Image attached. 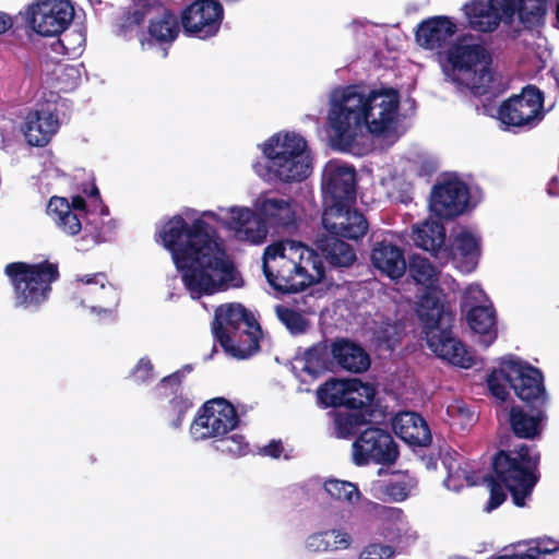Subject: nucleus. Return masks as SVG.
<instances>
[{
  "label": "nucleus",
  "instance_id": "nucleus-33",
  "mask_svg": "<svg viewBox=\"0 0 559 559\" xmlns=\"http://www.w3.org/2000/svg\"><path fill=\"white\" fill-rule=\"evenodd\" d=\"M447 249L453 250L454 254L443 252V259L460 258L461 267L469 272L476 267L480 257V238L468 230H462L454 236L453 242Z\"/></svg>",
  "mask_w": 559,
  "mask_h": 559
},
{
  "label": "nucleus",
  "instance_id": "nucleus-55",
  "mask_svg": "<svg viewBox=\"0 0 559 559\" xmlns=\"http://www.w3.org/2000/svg\"><path fill=\"white\" fill-rule=\"evenodd\" d=\"M71 211L86 213V201L82 195L72 197V201L70 203Z\"/></svg>",
  "mask_w": 559,
  "mask_h": 559
},
{
  "label": "nucleus",
  "instance_id": "nucleus-13",
  "mask_svg": "<svg viewBox=\"0 0 559 559\" xmlns=\"http://www.w3.org/2000/svg\"><path fill=\"white\" fill-rule=\"evenodd\" d=\"M239 423L235 406L224 397L206 401L197 412L190 431L198 439L222 438Z\"/></svg>",
  "mask_w": 559,
  "mask_h": 559
},
{
  "label": "nucleus",
  "instance_id": "nucleus-8",
  "mask_svg": "<svg viewBox=\"0 0 559 559\" xmlns=\"http://www.w3.org/2000/svg\"><path fill=\"white\" fill-rule=\"evenodd\" d=\"M4 274L13 288L15 307L34 310L48 300L52 283L60 277L58 264L47 260L11 262L5 265Z\"/></svg>",
  "mask_w": 559,
  "mask_h": 559
},
{
  "label": "nucleus",
  "instance_id": "nucleus-9",
  "mask_svg": "<svg viewBox=\"0 0 559 559\" xmlns=\"http://www.w3.org/2000/svg\"><path fill=\"white\" fill-rule=\"evenodd\" d=\"M267 170L282 182H300L312 171L306 140L295 133L275 134L263 144Z\"/></svg>",
  "mask_w": 559,
  "mask_h": 559
},
{
  "label": "nucleus",
  "instance_id": "nucleus-22",
  "mask_svg": "<svg viewBox=\"0 0 559 559\" xmlns=\"http://www.w3.org/2000/svg\"><path fill=\"white\" fill-rule=\"evenodd\" d=\"M58 116L46 109H35L27 114L23 128L26 142L31 146H46L59 129Z\"/></svg>",
  "mask_w": 559,
  "mask_h": 559
},
{
  "label": "nucleus",
  "instance_id": "nucleus-57",
  "mask_svg": "<svg viewBox=\"0 0 559 559\" xmlns=\"http://www.w3.org/2000/svg\"><path fill=\"white\" fill-rule=\"evenodd\" d=\"M12 26L11 17L0 12V34L5 33Z\"/></svg>",
  "mask_w": 559,
  "mask_h": 559
},
{
  "label": "nucleus",
  "instance_id": "nucleus-2",
  "mask_svg": "<svg viewBox=\"0 0 559 559\" xmlns=\"http://www.w3.org/2000/svg\"><path fill=\"white\" fill-rule=\"evenodd\" d=\"M356 170L353 166L328 163L322 171L323 213L325 234L318 247L334 267H347L356 261L354 248L344 239L359 240L369 229L365 215L352 210L356 202Z\"/></svg>",
  "mask_w": 559,
  "mask_h": 559
},
{
  "label": "nucleus",
  "instance_id": "nucleus-15",
  "mask_svg": "<svg viewBox=\"0 0 559 559\" xmlns=\"http://www.w3.org/2000/svg\"><path fill=\"white\" fill-rule=\"evenodd\" d=\"M544 96L534 85L523 87L521 94L504 100L498 109L499 120L507 127H533L544 117Z\"/></svg>",
  "mask_w": 559,
  "mask_h": 559
},
{
  "label": "nucleus",
  "instance_id": "nucleus-21",
  "mask_svg": "<svg viewBox=\"0 0 559 559\" xmlns=\"http://www.w3.org/2000/svg\"><path fill=\"white\" fill-rule=\"evenodd\" d=\"M230 212L228 226L235 231L237 239L254 245H260L266 239L269 228L260 213L248 207H234Z\"/></svg>",
  "mask_w": 559,
  "mask_h": 559
},
{
  "label": "nucleus",
  "instance_id": "nucleus-40",
  "mask_svg": "<svg viewBox=\"0 0 559 559\" xmlns=\"http://www.w3.org/2000/svg\"><path fill=\"white\" fill-rule=\"evenodd\" d=\"M325 491L335 500L354 502L359 500L358 487L346 480L329 479L324 483Z\"/></svg>",
  "mask_w": 559,
  "mask_h": 559
},
{
  "label": "nucleus",
  "instance_id": "nucleus-10",
  "mask_svg": "<svg viewBox=\"0 0 559 559\" xmlns=\"http://www.w3.org/2000/svg\"><path fill=\"white\" fill-rule=\"evenodd\" d=\"M148 21L147 37L141 39L142 45H170L179 35L180 26L177 15L159 0H138L123 14L121 27L124 31L140 26Z\"/></svg>",
  "mask_w": 559,
  "mask_h": 559
},
{
  "label": "nucleus",
  "instance_id": "nucleus-52",
  "mask_svg": "<svg viewBox=\"0 0 559 559\" xmlns=\"http://www.w3.org/2000/svg\"><path fill=\"white\" fill-rule=\"evenodd\" d=\"M222 441L226 443L223 451H227L233 454H241L248 447V444L245 442V437L241 435H234L233 437L224 439Z\"/></svg>",
  "mask_w": 559,
  "mask_h": 559
},
{
  "label": "nucleus",
  "instance_id": "nucleus-27",
  "mask_svg": "<svg viewBox=\"0 0 559 559\" xmlns=\"http://www.w3.org/2000/svg\"><path fill=\"white\" fill-rule=\"evenodd\" d=\"M417 316L424 325V333L443 326H453L455 316L437 295L427 293L418 304Z\"/></svg>",
  "mask_w": 559,
  "mask_h": 559
},
{
  "label": "nucleus",
  "instance_id": "nucleus-45",
  "mask_svg": "<svg viewBox=\"0 0 559 559\" xmlns=\"http://www.w3.org/2000/svg\"><path fill=\"white\" fill-rule=\"evenodd\" d=\"M511 361H515L514 359H510V360H507V361H503L501 364V367H500V370L497 371V370H493L488 377H487V385H488V389L490 391V393L498 400H500L501 402H506L508 396H509V393L508 391L506 390V386L504 384L502 383L506 382L509 384V382L503 378L502 376V368L508 362H511Z\"/></svg>",
  "mask_w": 559,
  "mask_h": 559
},
{
  "label": "nucleus",
  "instance_id": "nucleus-32",
  "mask_svg": "<svg viewBox=\"0 0 559 559\" xmlns=\"http://www.w3.org/2000/svg\"><path fill=\"white\" fill-rule=\"evenodd\" d=\"M415 245L432 253L437 259H443V252L454 254L453 250L447 249L445 228L443 224L437 221H425L413 231Z\"/></svg>",
  "mask_w": 559,
  "mask_h": 559
},
{
  "label": "nucleus",
  "instance_id": "nucleus-23",
  "mask_svg": "<svg viewBox=\"0 0 559 559\" xmlns=\"http://www.w3.org/2000/svg\"><path fill=\"white\" fill-rule=\"evenodd\" d=\"M395 435L413 447H428L432 436L424 417L415 412H400L392 419Z\"/></svg>",
  "mask_w": 559,
  "mask_h": 559
},
{
  "label": "nucleus",
  "instance_id": "nucleus-53",
  "mask_svg": "<svg viewBox=\"0 0 559 559\" xmlns=\"http://www.w3.org/2000/svg\"><path fill=\"white\" fill-rule=\"evenodd\" d=\"M58 72H59V74H58L57 79L59 81H61L62 76H67L72 80L71 85H75L78 80L80 79L79 70L73 66L61 64L58 67Z\"/></svg>",
  "mask_w": 559,
  "mask_h": 559
},
{
  "label": "nucleus",
  "instance_id": "nucleus-35",
  "mask_svg": "<svg viewBox=\"0 0 559 559\" xmlns=\"http://www.w3.org/2000/svg\"><path fill=\"white\" fill-rule=\"evenodd\" d=\"M334 367L332 344L329 345L326 341L319 342L306 350L304 370L312 377L317 378L326 371H333Z\"/></svg>",
  "mask_w": 559,
  "mask_h": 559
},
{
  "label": "nucleus",
  "instance_id": "nucleus-29",
  "mask_svg": "<svg viewBox=\"0 0 559 559\" xmlns=\"http://www.w3.org/2000/svg\"><path fill=\"white\" fill-rule=\"evenodd\" d=\"M466 310L468 326L483 336L485 347L490 346L497 338L496 311L492 306H472L465 297L462 302V310Z\"/></svg>",
  "mask_w": 559,
  "mask_h": 559
},
{
  "label": "nucleus",
  "instance_id": "nucleus-46",
  "mask_svg": "<svg viewBox=\"0 0 559 559\" xmlns=\"http://www.w3.org/2000/svg\"><path fill=\"white\" fill-rule=\"evenodd\" d=\"M413 485L411 480L388 481L383 486L384 493L393 501H404L411 492Z\"/></svg>",
  "mask_w": 559,
  "mask_h": 559
},
{
  "label": "nucleus",
  "instance_id": "nucleus-20",
  "mask_svg": "<svg viewBox=\"0 0 559 559\" xmlns=\"http://www.w3.org/2000/svg\"><path fill=\"white\" fill-rule=\"evenodd\" d=\"M258 322L253 313L243 305L238 302L221 305L215 310L212 322V333L216 341L222 338L223 334H234L243 328H252Z\"/></svg>",
  "mask_w": 559,
  "mask_h": 559
},
{
  "label": "nucleus",
  "instance_id": "nucleus-47",
  "mask_svg": "<svg viewBox=\"0 0 559 559\" xmlns=\"http://www.w3.org/2000/svg\"><path fill=\"white\" fill-rule=\"evenodd\" d=\"M57 225L68 235L75 236L82 230V223L78 214L71 210L56 222Z\"/></svg>",
  "mask_w": 559,
  "mask_h": 559
},
{
  "label": "nucleus",
  "instance_id": "nucleus-56",
  "mask_svg": "<svg viewBox=\"0 0 559 559\" xmlns=\"http://www.w3.org/2000/svg\"><path fill=\"white\" fill-rule=\"evenodd\" d=\"M382 514L394 520L404 518V512L400 508L382 507Z\"/></svg>",
  "mask_w": 559,
  "mask_h": 559
},
{
  "label": "nucleus",
  "instance_id": "nucleus-54",
  "mask_svg": "<svg viewBox=\"0 0 559 559\" xmlns=\"http://www.w3.org/2000/svg\"><path fill=\"white\" fill-rule=\"evenodd\" d=\"M283 451L284 447L281 440H272L263 448V453L273 459H278Z\"/></svg>",
  "mask_w": 559,
  "mask_h": 559
},
{
  "label": "nucleus",
  "instance_id": "nucleus-38",
  "mask_svg": "<svg viewBox=\"0 0 559 559\" xmlns=\"http://www.w3.org/2000/svg\"><path fill=\"white\" fill-rule=\"evenodd\" d=\"M336 437L340 439H348L355 435H359L360 428L367 424L366 416L360 412L338 414L335 417Z\"/></svg>",
  "mask_w": 559,
  "mask_h": 559
},
{
  "label": "nucleus",
  "instance_id": "nucleus-41",
  "mask_svg": "<svg viewBox=\"0 0 559 559\" xmlns=\"http://www.w3.org/2000/svg\"><path fill=\"white\" fill-rule=\"evenodd\" d=\"M524 554L518 555L524 559H539L540 556L552 555L559 551V540L549 536L537 537L527 542Z\"/></svg>",
  "mask_w": 559,
  "mask_h": 559
},
{
  "label": "nucleus",
  "instance_id": "nucleus-19",
  "mask_svg": "<svg viewBox=\"0 0 559 559\" xmlns=\"http://www.w3.org/2000/svg\"><path fill=\"white\" fill-rule=\"evenodd\" d=\"M457 31L451 17L436 15L421 21L415 31L416 43L428 50L444 47Z\"/></svg>",
  "mask_w": 559,
  "mask_h": 559
},
{
  "label": "nucleus",
  "instance_id": "nucleus-30",
  "mask_svg": "<svg viewBox=\"0 0 559 559\" xmlns=\"http://www.w3.org/2000/svg\"><path fill=\"white\" fill-rule=\"evenodd\" d=\"M357 382H359V380L346 381L330 379L318 388V399L328 407L347 406L356 408L362 405V401H357L348 395L357 390Z\"/></svg>",
  "mask_w": 559,
  "mask_h": 559
},
{
  "label": "nucleus",
  "instance_id": "nucleus-18",
  "mask_svg": "<svg viewBox=\"0 0 559 559\" xmlns=\"http://www.w3.org/2000/svg\"><path fill=\"white\" fill-rule=\"evenodd\" d=\"M117 293L107 274L98 272L78 277L74 283L73 299L92 310H103L116 301Z\"/></svg>",
  "mask_w": 559,
  "mask_h": 559
},
{
  "label": "nucleus",
  "instance_id": "nucleus-58",
  "mask_svg": "<svg viewBox=\"0 0 559 559\" xmlns=\"http://www.w3.org/2000/svg\"><path fill=\"white\" fill-rule=\"evenodd\" d=\"M84 193H86L88 197L91 198H97V199H100V194H99V190L97 188L96 185H92L90 191L87 192V190H83Z\"/></svg>",
  "mask_w": 559,
  "mask_h": 559
},
{
  "label": "nucleus",
  "instance_id": "nucleus-17",
  "mask_svg": "<svg viewBox=\"0 0 559 559\" xmlns=\"http://www.w3.org/2000/svg\"><path fill=\"white\" fill-rule=\"evenodd\" d=\"M468 201L467 185L453 175L433 186L429 206L438 217L452 219L464 213Z\"/></svg>",
  "mask_w": 559,
  "mask_h": 559
},
{
  "label": "nucleus",
  "instance_id": "nucleus-49",
  "mask_svg": "<svg viewBox=\"0 0 559 559\" xmlns=\"http://www.w3.org/2000/svg\"><path fill=\"white\" fill-rule=\"evenodd\" d=\"M154 366L150 358H141L132 369V377L138 383H145L153 378Z\"/></svg>",
  "mask_w": 559,
  "mask_h": 559
},
{
  "label": "nucleus",
  "instance_id": "nucleus-51",
  "mask_svg": "<svg viewBox=\"0 0 559 559\" xmlns=\"http://www.w3.org/2000/svg\"><path fill=\"white\" fill-rule=\"evenodd\" d=\"M71 210L70 202L66 198L51 197L48 205L47 213L55 221H59L60 216H63Z\"/></svg>",
  "mask_w": 559,
  "mask_h": 559
},
{
  "label": "nucleus",
  "instance_id": "nucleus-3",
  "mask_svg": "<svg viewBox=\"0 0 559 559\" xmlns=\"http://www.w3.org/2000/svg\"><path fill=\"white\" fill-rule=\"evenodd\" d=\"M400 107L399 91L392 87L372 90L368 94L357 85H348L334 95L329 111L333 141L347 150L355 143L358 131L366 127L371 134L385 133L396 119Z\"/></svg>",
  "mask_w": 559,
  "mask_h": 559
},
{
  "label": "nucleus",
  "instance_id": "nucleus-4",
  "mask_svg": "<svg viewBox=\"0 0 559 559\" xmlns=\"http://www.w3.org/2000/svg\"><path fill=\"white\" fill-rule=\"evenodd\" d=\"M502 376L514 394L527 406V409L521 405L511 406L508 416L510 431L519 439L539 438L548 400L542 371L527 362L511 361L503 366Z\"/></svg>",
  "mask_w": 559,
  "mask_h": 559
},
{
  "label": "nucleus",
  "instance_id": "nucleus-44",
  "mask_svg": "<svg viewBox=\"0 0 559 559\" xmlns=\"http://www.w3.org/2000/svg\"><path fill=\"white\" fill-rule=\"evenodd\" d=\"M486 481L489 486V500L485 510L487 512H491L492 510L499 508L507 499V493L504 490V486L492 475H488Z\"/></svg>",
  "mask_w": 559,
  "mask_h": 559
},
{
  "label": "nucleus",
  "instance_id": "nucleus-6",
  "mask_svg": "<svg viewBox=\"0 0 559 559\" xmlns=\"http://www.w3.org/2000/svg\"><path fill=\"white\" fill-rule=\"evenodd\" d=\"M453 81L464 85L475 96L490 93L493 83L492 55L472 36L457 37L445 52Z\"/></svg>",
  "mask_w": 559,
  "mask_h": 559
},
{
  "label": "nucleus",
  "instance_id": "nucleus-7",
  "mask_svg": "<svg viewBox=\"0 0 559 559\" xmlns=\"http://www.w3.org/2000/svg\"><path fill=\"white\" fill-rule=\"evenodd\" d=\"M540 455L521 444L514 450H499L491 460L492 476L511 493L514 506L522 508L539 480Z\"/></svg>",
  "mask_w": 559,
  "mask_h": 559
},
{
  "label": "nucleus",
  "instance_id": "nucleus-43",
  "mask_svg": "<svg viewBox=\"0 0 559 559\" xmlns=\"http://www.w3.org/2000/svg\"><path fill=\"white\" fill-rule=\"evenodd\" d=\"M443 360H447L453 366H457L464 369L472 368L475 365V358L466 346L460 341L456 340L454 344H452L449 352H445V355L442 357Z\"/></svg>",
  "mask_w": 559,
  "mask_h": 559
},
{
  "label": "nucleus",
  "instance_id": "nucleus-31",
  "mask_svg": "<svg viewBox=\"0 0 559 559\" xmlns=\"http://www.w3.org/2000/svg\"><path fill=\"white\" fill-rule=\"evenodd\" d=\"M258 211L273 227H289L296 222V211L292 198L263 197L259 199Z\"/></svg>",
  "mask_w": 559,
  "mask_h": 559
},
{
  "label": "nucleus",
  "instance_id": "nucleus-5",
  "mask_svg": "<svg viewBox=\"0 0 559 559\" xmlns=\"http://www.w3.org/2000/svg\"><path fill=\"white\" fill-rule=\"evenodd\" d=\"M464 11L469 26L477 32H493L502 21L511 25L514 15L524 29L532 31L545 22L547 0H473Z\"/></svg>",
  "mask_w": 559,
  "mask_h": 559
},
{
  "label": "nucleus",
  "instance_id": "nucleus-39",
  "mask_svg": "<svg viewBox=\"0 0 559 559\" xmlns=\"http://www.w3.org/2000/svg\"><path fill=\"white\" fill-rule=\"evenodd\" d=\"M425 338L427 346L442 359L445 352L456 342V337L452 334V326H443L438 330L426 332Z\"/></svg>",
  "mask_w": 559,
  "mask_h": 559
},
{
  "label": "nucleus",
  "instance_id": "nucleus-1",
  "mask_svg": "<svg viewBox=\"0 0 559 559\" xmlns=\"http://www.w3.org/2000/svg\"><path fill=\"white\" fill-rule=\"evenodd\" d=\"M154 239L170 252L185 288L193 299L226 290L235 265L216 230L203 218L192 224L176 214L162 224Z\"/></svg>",
  "mask_w": 559,
  "mask_h": 559
},
{
  "label": "nucleus",
  "instance_id": "nucleus-42",
  "mask_svg": "<svg viewBox=\"0 0 559 559\" xmlns=\"http://www.w3.org/2000/svg\"><path fill=\"white\" fill-rule=\"evenodd\" d=\"M280 321L289 330L292 334L298 335L307 331L308 321L297 310L288 307H277L276 310Z\"/></svg>",
  "mask_w": 559,
  "mask_h": 559
},
{
  "label": "nucleus",
  "instance_id": "nucleus-14",
  "mask_svg": "<svg viewBox=\"0 0 559 559\" xmlns=\"http://www.w3.org/2000/svg\"><path fill=\"white\" fill-rule=\"evenodd\" d=\"M74 17L70 0H36L25 12L28 26L44 37H53L63 33Z\"/></svg>",
  "mask_w": 559,
  "mask_h": 559
},
{
  "label": "nucleus",
  "instance_id": "nucleus-16",
  "mask_svg": "<svg viewBox=\"0 0 559 559\" xmlns=\"http://www.w3.org/2000/svg\"><path fill=\"white\" fill-rule=\"evenodd\" d=\"M224 10L216 0H197L181 13L180 22L187 35L200 39L213 37L219 31Z\"/></svg>",
  "mask_w": 559,
  "mask_h": 559
},
{
  "label": "nucleus",
  "instance_id": "nucleus-34",
  "mask_svg": "<svg viewBox=\"0 0 559 559\" xmlns=\"http://www.w3.org/2000/svg\"><path fill=\"white\" fill-rule=\"evenodd\" d=\"M155 390L158 397L168 400L166 409L168 425L173 429L181 428L187 413L194 406L193 400L183 392V388L175 390L170 385L159 386V383H157Z\"/></svg>",
  "mask_w": 559,
  "mask_h": 559
},
{
  "label": "nucleus",
  "instance_id": "nucleus-61",
  "mask_svg": "<svg viewBox=\"0 0 559 559\" xmlns=\"http://www.w3.org/2000/svg\"><path fill=\"white\" fill-rule=\"evenodd\" d=\"M382 472H383V469H382V468H380V469H379V472H378V474H379V475H381V474H382Z\"/></svg>",
  "mask_w": 559,
  "mask_h": 559
},
{
  "label": "nucleus",
  "instance_id": "nucleus-12",
  "mask_svg": "<svg viewBox=\"0 0 559 559\" xmlns=\"http://www.w3.org/2000/svg\"><path fill=\"white\" fill-rule=\"evenodd\" d=\"M400 457L399 444L391 432L377 426H368L352 444V462L356 466L370 464L391 466Z\"/></svg>",
  "mask_w": 559,
  "mask_h": 559
},
{
  "label": "nucleus",
  "instance_id": "nucleus-11",
  "mask_svg": "<svg viewBox=\"0 0 559 559\" xmlns=\"http://www.w3.org/2000/svg\"><path fill=\"white\" fill-rule=\"evenodd\" d=\"M296 251H292L288 241L267 246L263 253V273L267 283L281 294H296L306 289L300 267L296 266Z\"/></svg>",
  "mask_w": 559,
  "mask_h": 559
},
{
  "label": "nucleus",
  "instance_id": "nucleus-60",
  "mask_svg": "<svg viewBox=\"0 0 559 559\" xmlns=\"http://www.w3.org/2000/svg\"><path fill=\"white\" fill-rule=\"evenodd\" d=\"M204 215L210 216V217H214L215 216V214L213 212H204Z\"/></svg>",
  "mask_w": 559,
  "mask_h": 559
},
{
  "label": "nucleus",
  "instance_id": "nucleus-50",
  "mask_svg": "<svg viewBox=\"0 0 559 559\" xmlns=\"http://www.w3.org/2000/svg\"><path fill=\"white\" fill-rule=\"evenodd\" d=\"M193 370V366L190 364L183 365L180 369L175 372L164 377L158 383L159 386L170 385L173 389L178 390V388H182V382L186 378V374Z\"/></svg>",
  "mask_w": 559,
  "mask_h": 559
},
{
  "label": "nucleus",
  "instance_id": "nucleus-37",
  "mask_svg": "<svg viewBox=\"0 0 559 559\" xmlns=\"http://www.w3.org/2000/svg\"><path fill=\"white\" fill-rule=\"evenodd\" d=\"M407 267L417 284L430 287L438 282V270L426 257L412 254Z\"/></svg>",
  "mask_w": 559,
  "mask_h": 559
},
{
  "label": "nucleus",
  "instance_id": "nucleus-48",
  "mask_svg": "<svg viewBox=\"0 0 559 559\" xmlns=\"http://www.w3.org/2000/svg\"><path fill=\"white\" fill-rule=\"evenodd\" d=\"M394 555V549L389 545L370 544L360 554L359 559H390Z\"/></svg>",
  "mask_w": 559,
  "mask_h": 559
},
{
  "label": "nucleus",
  "instance_id": "nucleus-26",
  "mask_svg": "<svg viewBox=\"0 0 559 559\" xmlns=\"http://www.w3.org/2000/svg\"><path fill=\"white\" fill-rule=\"evenodd\" d=\"M262 330L259 322L252 324V328H243L234 334H223L217 342L225 353L238 359H246L260 350V338Z\"/></svg>",
  "mask_w": 559,
  "mask_h": 559
},
{
  "label": "nucleus",
  "instance_id": "nucleus-24",
  "mask_svg": "<svg viewBox=\"0 0 559 559\" xmlns=\"http://www.w3.org/2000/svg\"><path fill=\"white\" fill-rule=\"evenodd\" d=\"M370 258L372 265L392 280L402 277L407 269L404 250L385 239L374 243Z\"/></svg>",
  "mask_w": 559,
  "mask_h": 559
},
{
  "label": "nucleus",
  "instance_id": "nucleus-28",
  "mask_svg": "<svg viewBox=\"0 0 559 559\" xmlns=\"http://www.w3.org/2000/svg\"><path fill=\"white\" fill-rule=\"evenodd\" d=\"M335 366L350 373H362L370 367V357L359 344L348 338L332 342Z\"/></svg>",
  "mask_w": 559,
  "mask_h": 559
},
{
  "label": "nucleus",
  "instance_id": "nucleus-25",
  "mask_svg": "<svg viewBox=\"0 0 559 559\" xmlns=\"http://www.w3.org/2000/svg\"><path fill=\"white\" fill-rule=\"evenodd\" d=\"M292 251H296V266H300L298 276L305 284V287L320 283L325 276V267L322 261V257L330 263L323 253L319 254L313 249L305 246L300 241L287 240ZM317 248H319L317 246ZM322 252L320 249H318Z\"/></svg>",
  "mask_w": 559,
  "mask_h": 559
},
{
  "label": "nucleus",
  "instance_id": "nucleus-59",
  "mask_svg": "<svg viewBox=\"0 0 559 559\" xmlns=\"http://www.w3.org/2000/svg\"><path fill=\"white\" fill-rule=\"evenodd\" d=\"M556 19H557V21L559 23V2L557 3Z\"/></svg>",
  "mask_w": 559,
  "mask_h": 559
},
{
  "label": "nucleus",
  "instance_id": "nucleus-36",
  "mask_svg": "<svg viewBox=\"0 0 559 559\" xmlns=\"http://www.w3.org/2000/svg\"><path fill=\"white\" fill-rule=\"evenodd\" d=\"M350 542L349 534L338 530H331L310 535L306 546L311 551L322 552L333 549H346L349 547Z\"/></svg>",
  "mask_w": 559,
  "mask_h": 559
}]
</instances>
